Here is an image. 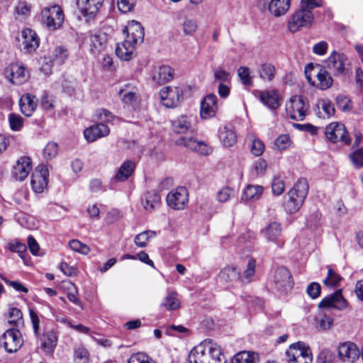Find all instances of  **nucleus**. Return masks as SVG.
Instances as JSON below:
<instances>
[{
    "instance_id": "obj_50",
    "label": "nucleus",
    "mask_w": 363,
    "mask_h": 363,
    "mask_svg": "<svg viewBox=\"0 0 363 363\" xmlns=\"http://www.w3.org/2000/svg\"><path fill=\"white\" fill-rule=\"evenodd\" d=\"M9 122L12 130L18 131L23 127V119L18 114L10 113L9 115Z\"/></svg>"
},
{
    "instance_id": "obj_54",
    "label": "nucleus",
    "mask_w": 363,
    "mask_h": 363,
    "mask_svg": "<svg viewBox=\"0 0 363 363\" xmlns=\"http://www.w3.org/2000/svg\"><path fill=\"white\" fill-rule=\"evenodd\" d=\"M118 94L122 101L126 104H130L136 101L135 92L133 90L129 91L123 88L119 90Z\"/></svg>"
},
{
    "instance_id": "obj_8",
    "label": "nucleus",
    "mask_w": 363,
    "mask_h": 363,
    "mask_svg": "<svg viewBox=\"0 0 363 363\" xmlns=\"http://www.w3.org/2000/svg\"><path fill=\"white\" fill-rule=\"evenodd\" d=\"M274 288L281 294H286L291 291L294 286L292 277L289 271L284 267H278L273 274Z\"/></svg>"
},
{
    "instance_id": "obj_4",
    "label": "nucleus",
    "mask_w": 363,
    "mask_h": 363,
    "mask_svg": "<svg viewBox=\"0 0 363 363\" xmlns=\"http://www.w3.org/2000/svg\"><path fill=\"white\" fill-rule=\"evenodd\" d=\"M309 105L301 96H294L286 104L287 115L294 120L303 121L308 111Z\"/></svg>"
},
{
    "instance_id": "obj_61",
    "label": "nucleus",
    "mask_w": 363,
    "mask_h": 363,
    "mask_svg": "<svg viewBox=\"0 0 363 363\" xmlns=\"http://www.w3.org/2000/svg\"><path fill=\"white\" fill-rule=\"evenodd\" d=\"M264 150V145L262 140L259 139H254L252 140V145H251V152L252 153L258 157L260 156Z\"/></svg>"
},
{
    "instance_id": "obj_29",
    "label": "nucleus",
    "mask_w": 363,
    "mask_h": 363,
    "mask_svg": "<svg viewBox=\"0 0 363 363\" xmlns=\"http://www.w3.org/2000/svg\"><path fill=\"white\" fill-rule=\"evenodd\" d=\"M37 99L35 96L30 94L23 95L19 101V106L23 114L26 116H30L37 107Z\"/></svg>"
},
{
    "instance_id": "obj_38",
    "label": "nucleus",
    "mask_w": 363,
    "mask_h": 363,
    "mask_svg": "<svg viewBox=\"0 0 363 363\" xmlns=\"http://www.w3.org/2000/svg\"><path fill=\"white\" fill-rule=\"evenodd\" d=\"M259 77L267 82H271L274 78L275 67L270 63H262L258 69Z\"/></svg>"
},
{
    "instance_id": "obj_52",
    "label": "nucleus",
    "mask_w": 363,
    "mask_h": 363,
    "mask_svg": "<svg viewBox=\"0 0 363 363\" xmlns=\"http://www.w3.org/2000/svg\"><path fill=\"white\" fill-rule=\"evenodd\" d=\"M128 363H155L152 358L143 352H138L132 354Z\"/></svg>"
},
{
    "instance_id": "obj_62",
    "label": "nucleus",
    "mask_w": 363,
    "mask_h": 363,
    "mask_svg": "<svg viewBox=\"0 0 363 363\" xmlns=\"http://www.w3.org/2000/svg\"><path fill=\"white\" fill-rule=\"evenodd\" d=\"M290 138L288 135H281L275 140L274 145L279 150H285L290 145Z\"/></svg>"
},
{
    "instance_id": "obj_25",
    "label": "nucleus",
    "mask_w": 363,
    "mask_h": 363,
    "mask_svg": "<svg viewBox=\"0 0 363 363\" xmlns=\"http://www.w3.org/2000/svg\"><path fill=\"white\" fill-rule=\"evenodd\" d=\"M104 0H78V7L84 16L92 18L101 7Z\"/></svg>"
},
{
    "instance_id": "obj_51",
    "label": "nucleus",
    "mask_w": 363,
    "mask_h": 363,
    "mask_svg": "<svg viewBox=\"0 0 363 363\" xmlns=\"http://www.w3.org/2000/svg\"><path fill=\"white\" fill-rule=\"evenodd\" d=\"M234 196V189L228 186L221 189L217 194L218 200L221 203L226 202Z\"/></svg>"
},
{
    "instance_id": "obj_22",
    "label": "nucleus",
    "mask_w": 363,
    "mask_h": 363,
    "mask_svg": "<svg viewBox=\"0 0 363 363\" xmlns=\"http://www.w3.org/2000/svg\"><path fill=\"white\" fill-rule=\"evenodd\" d=\"M123 33H126V39L136 44L140 43L144 39V29L142 25L135 21H132L124 28Z\"/></svg>"
},
{
    "instance_id": "obj_49",
    "label": "nucleus",
    "mask_w": 363,
    "mask_h": 363,
    "mask_svg": "<svg viewBox=\"0 0 363 363\" xmlns=\"http://www.w3.org/2000/svg\"><path fill=\"white\" fill-rule=\"evenodd\" d=\"M182 28L185 35L192 36L196 32L198 25L194 20L186 18L182 23Z\"/></svg>"
},
{
    "instance_id": "obj_63",
    "label": "nucleus",
    "mask_w": 363,
    "mask_h": 363,
    "mask_svg": "<svg viewBox=\"0 0 363 363\" xmlns=\"http://www.w3.org/2000/svg\"><path fill=\"white\" fill-rule=\"evenodd\" d=\"M320 291L321 286L317 282L311 283L306 289V292L308 295L312 298H318L320 294Z\"/></svg>"
},
{
    "instance_id": "obj_28",
    "label": "nucleus",
    "mask_w": 363,
    "mask_h": 363,
    "mask_svg": "<svg viewBox=\"0 0 363 363\" xmlns=\"http://www.w3.org/2000/svg\"><path fill=\"white\" fill-rule=\"evenodd\" d=\"M136 45V43L125 38L123 43L117 45L116 54L122 60L128 61L133 57Z\"/></svg>"
},
{
    "instance_id": "obj_57",
    "label": "nucleus",
    "mask_w": 363,
    "mask_h": 363,
    "mask_svg": "<svg viewBox=\"0 0 363 363\" xmlns=\"http://www.w3.org/2000/svg\"><path fill=\"white\" fill-rule=\"evenodd\" d=\"M350 159L357 168L363 167V147L356 150L350 155Z\"/></svg>"
},
{
    "instance_id": "obj_37",
    "label": "nucleus",
    "mask_w": 363,
    "mask_h": 363,
    "mask_svg": "<svg viewBox=\"0 0 363 363\" xmlns=\"http://www.w3.org/2000/svg\"><path fill=\"white\" fill-rule=\"evenodd\" d=\"M181 302L175 291H170L161 303V306L167 311H173L180 307Z\"/></svg>"
},
{
    "instance_id": "obj_16",
    "label": "nucleus",
    "mask_w": 363,
    "mask_h": 363,
    "mask_svg": "<svg viewBox=\"0 0 363 363\" xmlns=\"http://www.w3.org/2000/svg\"><path fill=\"white\" fill-rule=\"evenodd\" d=\"M188 196V191L185 187H179L175 191L167 194V203L169 207L181 210L186 206Z\"/></svg>"
},
{
    "instance_id": "obj_43",
    "label": "nucleus",
    "mask_w": 363,
    "mask_h": 363,
    "mask_svg": "<svg viewBox=\"0 0 363 363\" xmlns=\"http://www.w3.org/2000/svg\"><path fill=\"white\" fill-rule=\"evenodd\" d=\"M256 267V261L254 259H250L247 265V269L240 277V281L243 284H248L251 282L252 277L255 274Z\"/></svg>"
},
{
    "instance_id": "obj_13",
    "label": "nucleus",
    "mask_w": 363,
    "mask_h": 363,
    "mask_svg": "<svg viewBox=\"0 0 363 363\" xmlns=\"http://www.w3.org/2000/svg\"><path fill=\"white\" fill-rule=\"evenodd\" d=\"M5 77L13 84L21 85L29 78L26 68L19 64H11L4 70Z\"/></svg>"
},
{
    "instance_id": "obj_53",
    "label": "nucleus",
    "mask_w": 363,
    "mask_h": 363,
    "mask_svg": "<svg viewBox=\"0 0 363 363\" xmlns=\"http://www.w3.org/2000/svg\"><path fill=\"white\" fill-rule=\"evenodd\" d=\"M58 153V145L54 142L48 143L44 148L43 156L47 160L54 158Z\"/></svg>"
},
{
    "instance_id": "obj_64",
    "label": "nucleus",
    "mask_w": 363,
    "mask_h": 363,
    "mask_svg": "<svg viewBox=\"0 0 363 363\" xmlns=\"http://www.w3.org/2000/svg\"><path fill=\"white\" fill-rule=\"evenodd\" d=\"M336 104L337 107L342 111H348L351 108L350 100L347 96H337L336 98Z\"/></svg>"
},
{
    "instance_id": "obj_20",
    "label": "nucleus",
    "mask_w": 363,
    "mask_h": 363,
    "mask_svg": "<svg viewBox=\"0 0 363 363\" xmlns=\"http://www.w3.org/2000/svg\"><path fill=\"white\" fill-rule=\"evenodd\" d=\"M32 169V163L30 157L23 156L20 157L13 166L12 174L19 181H23L28 176Z\"/></svg>"
},
{
    "instance_id": "obj_18",
    "label": "nucleus",
    "mask_w": 363,
    "mask_h": 363,
    "mask_svg": "<svg viewBox=\"0 0 363 363\" xmlns=\"http://www.w3.org/2000/svg\"><path fill=\"white\" fill-rule=\"evenodd\" d=\"M174 74V69L169 65H160L152 69L151 78L156 84L162 85L171 81Z\"/></svg>"
},
{
    "instance_id": "obj_44",
    "label": "nucleus",
    "mask_w": 363,
    "mask_h": 363,
    "mask_svg": "<svg viewBox=\"0 0 363 363\" xmlns=\"http://www.w3.org/2000/svg\"><path fill=\"white\" fill-rule=\"evenodd\" d=\"M238 273L233 267H227L220 271L218 274V279L223 282H230L236 279Z\"/></svg>"
},
{
    "instance_id": "obj_23",
    "label": "nucleus",
    "mask_w": 363,
    "mask_h": 363,
    "mask_svg": "<svg viewBox=\"0 0 363 363\" xmlns=\"http://www.w3.org/2000/svg\"><path fill=\"white\" fill-rule=\"evenodd\" d=\"M217 111V96L215 94L206 96L201 104L200 115L208 119L215 116Z\"/></svg>"
},
{
    "instance_id": "obj_33",
    "label": "nucleus",
    "mask_w": 363,
    "mask_h": 363,
    "mask_svg": "<svg viewBox=\"0 0 363 363\" xmlns=\"http://www.w3.org/2000/svg\"><path fill=\"white\" fill-rule=\"evenodd\" d=\"M258 353L252 351H241L238 352L231 359V363H258Z\"/></svg>"
},
{
    "instance_id": "obj_56",
    "label": "nucleus",
    "mask_w": 363,
    "mask_h": 363,
    "mask_svg": "<svg viewBox=\"0 0 363 363\" xmlns=\"http://www.w3.org/2000/svg\"><path fill=\"white\" fill-rule=\"evenodd\" d=\"M137 0H118L117 5L118 10L121 13H127L130 11L136 4Z\"/></svg>"
},
{
    "instance_id": "obj_15",
    "label": "nucleus",
    "mask_w": 363,
    "mask_h": 363,
    "mask_svg": "<svg viewBox=\"0 0 363 363\" xmlns=\"http://www.w3.org/2000/svg\"><path fill=\"white\" fill-rule=\"evenodd\" d=\"M48 169L44 165H38L31 175V186L36 193H42L48 186Z\"/></svg>"
},
{
    "instance_id": "obj_10",
    "label": "nucleus",
    "mask_w": 363,
    "mask_h": 363,
    "mask_svg": "<svg viewBox=\"0 0 363 363\" xmlns=\"http://www.w3.org/2000/svg\"><path fill=\"white\" fill-rule=\"evenodd\" d=\"M1 342L7 352H16L23 345L21 333L18 330L9 329L3 334Z\"/></svg>"
},
{
    "instance_id": "obj_60",
    "label": "nucleus",
    "mask_w": 363,
    "mask_h": 363,
    "mask_svg": "<svg viewBox=\"0 0 363 363\" xmlns=\"http://www.w3.org/2000/svg\"><path fill=\"white\" fill-rule=\"evenodd\" d=\"M214 78L216 80L222 82H227L230 80V74L221 67H218L214 71Z\"/></svg>"
},
{
    "instance_id": "obj_36",
    "label": "nucleus",
    "mask_w": 363,
    "mask_h": 363,
    "mask_svg": "<svg viewBox=\"0 0 363 363\" xmlns=\"http://www.w3.org/2000/svg\"><path fill=\"white\" fill-rule=\"evenodd\" d=\"M219 138L225 147H232L237 141L235 131L228 127H224L219 131Z\"/></svg>"
},
{
    "instance_id": "obj_48",
    "label": "nucleus",
    "mask_w": 363,
    "mask_h": 363,
    "mask_svg": "<svg viewBox=\"0 0 363 363\" xmlns=\"http://www.w3.org/2000/svg\"><path fill=\"white\" fill-rule=\"evenodd\" d=\"M272 189L273 194L276 196L281 195L285 189V183L284 179L280 176L274 177L272 182Z\"/></svg>"
},
{
    "instance_id": "obj_17",
    "label": "nucleus",
    "mask_w": 363,
    "mask_h": 363,
    "mask_svg": "<svg viewBox=\"0 0 363 363\" xmlns=\"http://www.w3.org/2000/svg\"><path fill=\"white\" fill-rule=\"evenodd\" d=\"M347 306L348 303L342 296L341 290L325 296L318 304L320 308H333L337 310H344Z\"/></svg>"
},
{
    "instance_id": "obj_55",
    "label": "nucleus",
    "mask_w": 363,
    "mask_h": 363,
    "mask_svg": "<svg viewBox=\"0 0 363 363\" xmlns=\"http://www.w3.org/2000/svg\"><path fill=\"white\" fill-rule=\"evenodd\" d=\"M69 247L77 252L86 255L89 252L90 248L86 245L81 242L78 240H72L69 242Z\"/></svg>"
},
{
    "instance_id": "obj_24",
    "label": "nucleus",
    "mask_w": 363,
    "mask_h": 363,
    "mask_svg": "<svg viewBox=\"0 0 363 363\" xmlns=\"http://www.w3.org/2000/svg\"><path fill=\"white\" fill-rule=\"evenodd\" d=\"M259 100L271 110H276L280 106V96L275 90L259 91L258 92Z\"/></svg>"
},
{
    "instance_id": "obj_7",
    "label": "nucleus",
    "mask_w": 363,
    "mask_h": 363,
    "mask_svg": "<svg viewBox=\"0 0 363 363\" xmlns=\"http://www.w3.org/2000/svg\"><path fill=\"white\" fill-rule=\"evenodd\" d=\"M64 21V14L57 5L45 8L41 13V21L51 30L60 27Z\"/></svg>"
},
{
    "instance_id": "obj_14",
    "label": "nucleus",
    "mask_w": 363,
    "mask_h": 363,
    "mask_svg": "<svg viewBox=\"0 0 363 363\" xmlns=\"http://www.w3.org/2000/svg\"><path fill=\"white\" fill-rule=\"evenodd\" d=\"M337 354L342 362L353 363L359 358L360 352L356 344L347 341L342 342L338 345Z\"/></svg>"
},
{
    "instance_id": "obj_12",
    "label": "nucleus",
    "mask_w": 363,
    "mask_h": 363,
    "mask_svg": "<svg viewBox=\"0 0 363 363\" xmlns=\"http://www.w3.org/2000/svg\"><path fill=\"white\" fill-rule=\"evenodd\" d=\"M160 97L166 107H176L183 99V92L179 87L166 86L160 90Z\"/></svg>"
},
{
    "instance_id": "obj_59",
    "label": "nucleus",
    "mask_w": 363,
    "mask_h": 363,
    "mask_svg": "<svg viewBox=\"0 0 363 363\" xmlns=\"http://www.w3.org/2000/svg\"><path fill=\"white\" fill-rule=\"evenodd\" d=\"M23 315L20 309L11 308L9 311L8 322L11 324H17L22 319Z\"/></svg>"
},
{
    "instance_id": "obj_26",
    "label": "nucleus",
    "mask_w": 363,
    "mask_h": 363,
    "mask_svg": "<svg viewBox=\"0 0 363 363\" xmlns=\"http://www.w3.org/2000/svg\"><path fill=\"white\" fill-rule=\"evenodd\" d=\"M23 49L27 52H34L39 46V38L36 33L30 29L26 28L22 31Z\"/></svg>"
},
{
    "instance_id": "obj_35",
    "label": "nucleus",
    "mask_w": 363,
    "mask_h": 363,
    "mask_svg": "<svg viewBox=\"0 0 363 363\" xmlns=\"http://www.w3.org/2000/svg\"><path fill=\"white\" fill-rule=\"evenodd\" d=\"M142 201L146 210L152 211L160 206V196L155 191H148L145 194Z\"/></svg>"
},
{
    "instance_id": "obj_2",
    "label": "nucleus",
    "mask_w": 363,
    "mask_h": 363,
    "mask_svg": "<svg viewBox=\"0 0 363 363\" xmlns=\"http://www.w3.org/2000/svg\"><path fill=\"white\" fill-rule=\"evenodd\" d=\"M309 186L305 178H300L284 196V208L289 213L297 212L308 195Z\"/></svg>"
},
{
    "instance_id": "obj_1",
    "label": "nucleus",
    "mask_w": 363,
    "mask_h": 363,
    "mask_svg": "<svg viewBox=\"0 0 363 363\" xmlns=\"http://www.w3.org/2000/svg\"><path fill=\"white\" fill-rule=\"evenodd\" d=\"M190 363H225L226 359L220 346L211 340H205L189 352Z\"/></svg>"
},
{
    "instance_id": "obj_3",
    "label": "nucleus",
    "mask_w": 363,
    "mask_h": 363,
    "mask_svg": "<svg viewBox=\"0 0 363 363\" xmlns=\"http://www.w3.org/2000/svg\"><path fill=\"white\" fill-rule=\"evenodd\" d=\"M286 357L289 363H311L313 360L310 348L301 342L290 345Z\"/></svg>"
},
{
    "instance_id": "obj_39",
    "label": "nucleus",
    "mask_w": 363,
    "mask_h": 363,
    "mask_svg": "<svg viewBox=\"0 0 363 363\" xmlns=\"http://www.w3.org/2000/svg\"><path fill=\"white\" fill-rule=\"evenodd\" d=\"M281 230L279 223L272 222L266 227L264 235L268 240L274 241L281 235Z\"/></svg>"
},
{
    "instance_id": "obj_58",
    "label": "nucleus",
    "mask_w": 363,
    "mask_h": 363,
    "mask_svg": "<svg viewBox=\"0 0 363 363\" xmlns=\"http://www.w3.org/2000/svg\"><path fill=\"white\" fill-rule=\"evenodd\" d=\"M318 328L322 330H327L330 328L333 325V319L330 315H323L320 318L316 319Z\"/></svg>"
},
{
    "instance_id": "obj_41",
    "label": "nucleus",
    "mask_w": 363,
    "mask_h": 363,
    "mask_svg": "<svg viewBox=\"0 0 363 363\" xmlns=\"http://www.w3.org/2000/svg\"><path fill=\"white\" fill-rule=\"evenodd\" d=\"M57 341V338L55 334L52 331L48 332L41 338L42 347L51 351L55 347Z\"/></svg>"
},
{
    "instance_id": "obj_5",
    "label": "nucleus",
    "mask_w": 363,
    "mask_h": 363,
    "mask_svg": "<svg viewBox=\"0 0 363 363\" xmlns=\"http://www.w3.org/2000/svg\"><path fill=\"white\" fill-rule=\"evenodd\" d=\"M326 67L335 76L346 74L351 69L347 57L345 54L336 51H333L327 59Z\"/></svg>"
},
{
    "instance_id": "obj_27",
    "label": "nucleus",
    "mask_w": 363,
    "mask_h": 363,
    "mask_svg": "<svg viewBox=\"0 0 363 363\" xmlns=\"http://www.w3.org/2000/svg\"><path fill=\"white\" fill-rule=\"evenodd\" d=\"M106 43V39L104 34H90L88 37L89 50L94 56L103 52Z\"/></svg>"
},
{
    "instance_id": "obj_42",
    "label": "nucleus",
    "mask_w": 363,
    "mask_h": 363,
    "mask_svg": "<svg viewBox=\"0 0 363 363\" xmlns=\"http://www.w3.org/2000/svg\"><path fill=\"white\" fill-rule=\"evenodd\" d=\"M250 74V69L247 67L241 66L238 69V77L241 83L246 86H252L253 80Z\"/></svg>"
},
{
    "instance_id": "obj_46",
    "label": "nucleus",
    "mask_w": 363,
    "mask_h": 363,
    "mask_svg": "<svg viewBox=\"0 0 363 363\" xmlns=\"http://www.w3.org/2000/svg\"><path fill=\"white\" fill-rule=\"evenodd\" d=\"M341 277L333 271L330 267L328 268V275L324 279L323 283L325 285L330 287L337 286L341 281Z\"/></svg>"
},
{
    "instance_id": "obj_6",
    "label": "nucleus",
    "mask_w": 363,
    "mask_h": 363,
    "mask_svg": "<svg viewBox=\"0 0 363 363\" xmlns=\"http://www.w3.org/2000/svg\"><path fill=\"white\" fill-rule=\"evenodd\" d=\"M312 11L300 8L289 18L288 28L291 33H296L301 28L310 27L313 22Z\"/></svg>"
},
{
    "instance_id": "obj_40",
    "label": "nucleus",
    "mask_w": 363,
    "mask_h": 363,
    "mask_svg": "<svg viewBox=\"0 0 363 363\" xmlns=\"http://www.w3.org/2000/svg\"><path fill=\"white\" fill-rule=\"evenodd\" d=\"M156 235L155 231L145 230L138 234L134 238L135 244L139 247H145L149 242L150 238H154Z\"/></svg>"
},
{
    "instance_id": "obj_34",
    "label": "nucleus",
    "mask_w": 363,
    "mask_h": 363,
    "mask_svg": "<svg viewBox=\"0 0 363 363\" xmlns=\"http://www.w3.org/2000/svg\"><path fill=\"white\" fill-rule=\"evenodd\" d=\"M263 193V187L259 185H247L243 191L241 199L242 201L257 200Z\"/></svg>"
},
{
    "instance_id": "obj_31",
    "label": "nucleus",
    "mask_w": 363,
    "mask_h": 363,
    "mask_svg": "<svg viewBox=\"0 0 363 363\" xmlns=\"http://www.w3.org/2000/svg\"><path fill=\"white\" fill-rule=\"evenodd\" d=\"M308 82L313 86H315L317 88L321 90H325L329 89L333 82V79L330 74L328 71L325 69H320L319 72L316 74V77L318 82L317 84L315 82H311V78L306 75Z\"/></svg>"
},
{
    "instance_id": "obj_45",
    "label": "nucleus",
    "mask_w": 363,
    "mask_h": 363,
    "mask_svg": "<svg viewBox=\"0 0 363 363\" xmlns=\"http://www.w3.org/2000/svg\"><path fill=\"white\" fill-rule=\"evenodd\" d=\"M69 56L68 50L64 47H57L53 52L52 60L57 65L63 64Z\"/></svg>"
},
{
    "instance_id": "obj_21",
    "label": "nucleus",
    "mask_w": 363,
    "mask_h": 363,
    "mask_svg": "<svg viewBox=\"0 0 363 363\" xmlns=\"http://www.w3.org/2000/svg\"><path fill=\"white\" fill-rule=\"evenodd\" d=\"M110 133L109 128L104 123H96L84 130L85 139L93 143L97 139L107 136Z\"/></svg>"
},
{
    "instance_id": "obj_19",
    "label": "nucleus",
    "mask_w": 363,
    "mask_h": 363,
    "mask_svg": "<svg viewBox=\"0 0 363 363\" xmlns=\"http://www.w3.org/2000/svg\"><path fill=\"white\" fill-rule=\"evenodd\" d=\"M172 130L177 134H184L195 130L194 120L191 116L182 115L172 121Z\"/></svg>"
},
{
    "instance_id": "obj_30",
    "label": "nucleus",
    "mask_w": 363,
    "mask_h": 363,
    "mask_svg": "<svg viewBox=\"0 0 363 363\" xmlns=\"http://www.w3.org/2000/svg\"><path fill=\"white\" fill-rule=\"evenodd\" d=\"M291 6V0H271L268 4V10L274 17L286 14Z\"/></svg>"
},
{
    "instance_id": "obj_9",
    "label": "nucleus",
    "mask_w": 363,
    "mask_h": 363,
    "mask_svg": "<svg viewBox=\"0 0 363 363\" xmlns=\"http://www.w3.org/2000/svg\"><path fill=\"white\" fill-rule=\"evenodd\" d=\"M325 135L333 143L341 142L345 145L350 143V138L342 123H331L325 128Z\"/></svg>"
},
{
    "instance_id": "obj_11",
    "label": "nucleus",
    "mask_w": 363,
    "mask_h": 363,
    "mask_svg": "<svg viewBox=\"0 0 363 363\" xmlns=\"http://www.w3.org/2000/svg\"><path fill=\"white\" fill-rule=\"evenodd\" d=\"M175 144L178 146H184L201 155H208L212 152L210 146L194 137H180L176 140Z\"/></svg>"
},
{
    "instance_id": "obj_47",
    "label": "nucleus",
    "mask_w": 363,
    "mask_h": 363,
    "mask_svg": "<svg viewBox=\"0 0 363 363\" xmlns=\"http://www.w3.org/2000/svg\"><path fill=\"white\" fill-rule=\"evenodd\" d=\"M89 356L88 351L82 347L74 350V360L75 363H89Z\"/></svg>"
},
{
    "instance_id": "obj_32",
    "label": "nucleus",
    "mask_w": 363,
    "mask_h": 363,
    "mask_svg": "<svg viewBox=\"0 0 363 363\" xmlns=\"http://www.w3.org/2000/svg\"><path fill=\"white\" fill-rule=\"evenodd\" d=\"M135 169V163L127 160L120 167L116 175L112 179V182H122L127 180L132 174Z\"/></svg>"
}]
</instances>
